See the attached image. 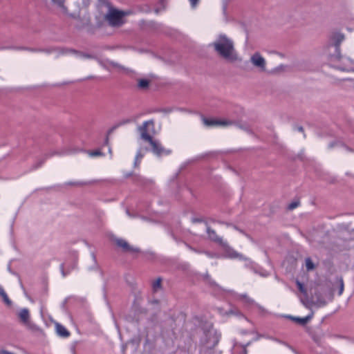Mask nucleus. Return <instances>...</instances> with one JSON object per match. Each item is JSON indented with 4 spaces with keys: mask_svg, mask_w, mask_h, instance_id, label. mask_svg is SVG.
I'll return each mask as SVG.
<instances>
[{
    "mask_svg": "<svg viewBox=\"0 0 354 354\" xmlns=\"http://www.w3.org/2000/svg\"><path fill=\"white\" fill-rule=\"evenodd\" d=\"M108 141H109V139H108V138H106V140H105V144H106V145H107Z\"/></svg>",
    "mask_w": 354,
    "mask_h": 354,
    "instance_id": "a18cd8bd",
    "label": "nucleus"
},
{
    "mask_svg": "<svg viewBox=\"0 0 354 354\" xmlns=\"http://www.w3.org/2000/svg\"><path fill=\"white\" fill-rule=\"evenodd\" d=\"M154 130V121L153 120L145 121L142 125L138 127V131L140 133V138L145 141L148 142L151 146L152 152L157 156L162 155H169L171 150L165 149L158 140H153L149 134Z\"/></svg>",
    "mask_w": 354,
    "mask_h": 354,
    "instance_id": "f03ea898",
    "label": "nucleus"
},
{
    "mask_svg": "<svg viewBox=\"0 0 354 354\" xmlns=\"http://www.w3.org/2000/svg\"><path fill=\"white\" fill-rule=\"evenodd\" d=\"M55 328L57 335L62 337H68L70 335L69 331L60 324L57 323Z\"/></svg>",
    "mask_w": 354,
    "mask_h": 354,
    "instance_id": "f3484780",
    "label": "nucleus"
},
{
    "mask_svg": "<svg viewBox=\"0 0 354 354\" xmlns=\"http://www.w3.org/2000/svg\"><path fill=\"white\" fill-rule=\"evenodd\" d=\"M116 245L122 249L124 252H129L131 254H137L140 252V250L138 248L131 245L127 241L122 239H115Z\"/></svg>",
    "mask_w": 354,
    "mask_h": 354,
    "instance_id": "6e6552de",
    "label": "nucleus"
},
{
    "mask_svg": "<svg viewBox=\"0 0 354 354\" xmlns=\"http://www.w3.org/2000/svg\"><path fill=\"white\" fill-rule=\"evenodd\" d=\"M345 36L340 32H333L329 37L328 47L334 48L335 53L330 55L331 58H339L340 45L344 40Z\"/></svg>",
    "mask_w": 354,
    "mask_h": 354,
    "instance_id": "39448f33",
    "label": "nucleus"
},
{
    "mask_svg": "<svg viewBox=\"0 0 354 354\" xmlns=\"http://www.w3.org/2000/svg\"><path fill=\"white\" fill-rule=\"evenodd\" d=\"M333 147V143H330V144L329 145V147H330V148H331V147Z\"/></svg>",
    "mask_w": 354,
    "mask_h": 354,
    "instance_id": "de8ad7c7",
    "label": "nucleus"
},
{
    "mask_svg": "<svg viewBox=\"0 0 354 354\" xmlns=\"http://www.w3.org/2000/svg\"><path fill=\"white\" fill-rule=\"evenodd\" d=\"M88 154L91 157H96V156H103L102 152L100 149H97V150H94V151H88Z\"/></svg>",
    "mask_w": 354,
    "mask_h": 354,
    "instance_id": "cd10ccee",
    "label": "nucleus"
},
{
    "mask_svg": "<svg viewBox=\"0 0 354 354\" xmlns=\"http://www.w3.org/2000/svg\"><path fill=\"white\" fill-rule=\"evenodd\" d=\"M297 129L299 132H304V128L302 127H298Z\"/></svg>",
    "mask_w": 354,
    "mask_h": 354,
    "instance_id": "79ce46f5",
    "label": "nucleus"
},
{
    "mask_svg": "<svg viewBox=\"0 0 354 354\" xmlns=\"http://www.w3.org/2000/svg\"><path fill=\"white\" fill-rule=\"evenodd\" d=\"M193 8L196 7L199 0H189Z\"/></svg>",
    "mask_w": 354,
    "mask_h": 354,
    "instance_id": "4c0bfd02",
    "label": "nucleus"
},
{
    "mask_svg": "<svg viewBox=\"0 0 354 354\" xmlns=\"http://www.w3.org/2000/svg\"><path fill=\"white\" fill-rule=\"evenodd\" d=\"M8 48L14 49V50H28V51L34 52V53L38 52L39 50L37 48L22 47V46H20V47H9Z\"/></svg>",
    "mask_w": 354,
    "mask_h": 354,
    "instance_id": "b1692460",
    "label": "nucleus"
},
{
    "mask_svg": "<svg viewBox=\"0 0 354 354\" xmlns=\"http://www.w3.org/2000/svg\"><path fill=\"white\" fill-rule=\"evenodd\" d=\"M209 46L218 56L228 62H233L238 58L233 40L224 34L219 35Z\"/></svg>",
    "mask_w": 354,
    "mask_h": 354,
    "instance_id": "f257e3e1",
    "label": "nucleus"
},
{
    "mask_svg": "<svg viewBox=\"0 0 354 354\" xmlns=\"http://www.w3.org/2000/svg\"><path fill=\"white\" fill-rule=\"evenodd\" d=\"M109 152L111 153V149H109Z\"/></svg>",
    "mask_w": 354,
    "mask_h": 354,
    "instance_id": "603ef678",
    "label": "nucleus"
},
{
    "mask_svg": "<svg viewBox=\"0 0 354 354\" xmlns=\"http://www.w3.org/2000/svg\"><path fill=\"white\" fill-rule=\"evenodd\" d=\"M238 299L243 302H244L246 305L251 306L255 305L259 310H263V308L259 304H255V301L250 298L247 294H241L238 295Z\"/></svg>",
    "mask_w": 354,
    "mask_h": 354,
    "instance_id": "2eb2a0df",
    "label": "nucleus"
},
{
    "mask_svg": "<svg viewBox=\"0 0 354 354\" xmlns=\"http://www.w3.org/2000/svg\"><path fill=\"white\" fill-rule=\"evenodd\" d=\"M230 0H224V1L225 2V3H227Z\"/></svg>",
    "mask_w": 354,
    "mask_h": 354,
    "instance_id": "3c124183",
    "label": "nucleus"
},
{
    "mask_svg": "<svg viewBox=\"0 0 354 354\" xmlns=\"http://www.w3.org/2000/svg\"><path fill=\"white\" fill-rule=\"evenodd\" d=\"M132 122L131 119H124L120 121H119L113 127L112 129H116L120 126L131 123Z\"/></svg>",
    "mask_w": 354,
    "mask_h": 354,
    "instance_id": "bb28decb",
    "label": "nucleus"
},
{
    "mask_svg": "<svg viewBox=\"0 0 354 354\" xmlns=\"http://www.w3.org/2000/svg\"><path fill=\"white\" fill-rule=\"evenodd\" d=\"M81 1H82V2H81L82 6L84 7V8L88 7L91 3V0H81Z\"/></svg>",
    "mask_w": 354,
    "mask_h": 354,
    "instance_id": "c9c22d12",
    "label": "nucleus"
},
{
    "mask_svg": "<svg viewBox=\"0 0 354 354\" xmlns=\"http://www.w3.org/2000/svg\"><path fill=\"white\" fill-rule=\"evenodd\" d=\"M127 213L128 214V215H129V216H131V214H129V211H128V210L127 211Z\"/></svg>",
    "mask_w": 354,
    "mask_h": 354,
    "instance_id": "8fccbe9b",
    "label": "nucleus"
},
{
    "mask_svg": "<svg viewBox=\"0 0 354 354\" xmlns=\"http://www.w3.org/2000/svg\"><path fill=\"white\" fill-rule=\"evenodd\" d=\"M330 60L331 62H339L340 64L337 66V68L341 71H354V59L348 57L342 56L340 53L339 58L332 59L331 57H330Z\"/></svg>",
    "mask_w": 354,
    "mask_h": 354,
    "instance_id": "423d86ee",
    "label": "nucleus"
},
{
    "mask_svg": "<svg viewBox=\"0 0 354 354\" xmlns=\"http://www.w3.org/2000/svg\"><path fill=\"white\" fill-rule=\"evenodd\" d=\"M299 205V201H293V202H292L291 203H290L288 205V208L290 210H292L295 208L297 207Z\"/></svg>",
    "mask_w": 354,
    "mask_h": 354,
    "instance_id": "2f4dec72",
    "label": "nucleus"
},
{
    "mask_svg": "<svg viewBox=\"0 0 354 354\" xmlns=\"http://www.w3.org/2000/svg\"><path fill=\"white\" fill-rule=\"evenodd\" d=\"M192 221L193 223H200L203 221V219L200 218H193Z\"/></svg>",
    "mask_w": 354,
    "mask_h": 354,
    "instance_id": "58836bf2",
    "label": "nucleus"
},
{
    "mask_svg": "<svg viewBox=\"0 0 354 354\" xmlns=\"http://www.w3.org/2000/svg\"><path fill=\"white\" fill-rule=\"evenodd\" d=\"M203 124L207 127H212V126L227 127V126L232 125L234 123L232 120L207 119L206 118H203Z\"/></svg>",
    "mask_w": 354,
    "mask_h": 354,
    "instance_id": "1a4fd4ad",
    "label": "nucleus"
},
{
    "mask_svg": "<svg viewBox=\"0 0 354 354\" xmlns=\"http://www.w3.org/2000/svg\"><path fill=\"white\" fill-rule=\"evenodd\" d=\"M188 248H189L191 250H192V251H194V252H198V253L200 252L198 250H196V249L193 248H192V247H191V246H188Z\"/></svg>",
    "mask_w": 354,
    "mask_h": 354,
    "instance_id": "c03bdc74",
    "label": "nucleus"
},
{
    "mask_svg": "<svg viewBox=\"0 0 354 354\" xmlns=\"http://www.w3.org/2000/svg\"><path fill=\"white\" fill-rule=\"evenodd\" d=\"M240 260L245 261V267L250 268L251 269H254V263L250 259L243 257V259H241Z\"/></svg>",
    "mask_w": 354,
    "mask_h": 354,
    "instance_id": "a878e982",
    "label": "nucleus"
},
{
    "mask_svg": "<svg viewBox=\"0 0 354 354\" xmlns=\"http://www.w3.org/2000/svg\"><path fill=\"white\" fill-rule=\"evenodd\" d=\"M64 154V153H61V152H59V151H53V152H50L49 153H47L45 155L44 158L39 160L35 165L33 166V168L34 169H37L39 167H41L42 165V164L45 162V160L48 158L49 157H51L53 156H55V155H62Z\"/></svg>",
    "mask_w": 354,
    "mask_h": 354,
    "instance_id": "6ab92c4d",
    "label": "nucleus"
},
{
    "mask_svg": "<svg viewBox=\"0 0 354 354\" xmlns=\"http://www.w3.org/2000/svg\"><path fill=\"white\" fill-rule=\"evenodd\" d=\"M128 15V12L119 10L114 8H109L107 13L104 16V19L109 25L112 27H120L124 24V17Z\"/></svg>",
    "mask_w": 354,
    "mask_h": 354,
    "instance_id": "7ed1b4c3",
    "label": "nucleus"
},
{
    "mask_svg": "<svg viewBox=\"0 0 354 354\" xmlns=\"http://www.w3.org/2000/svg\"><path fill=\"white\" fill-rule=\"evenodd\" d=\"M312 299L315 301V303L319 306H324L326 302L322 295V292L318 288H315L313 292H311Z\"/></svg>",
    "mask_w": 354,
    "mask_h": 354,
    "instance_id": "4468645a",
    "label": "nucleus"
},
{
    "mask_svg": "<svg viewBox=\"0 0 354 354\" xmlns=\"http://www.w3.org/2000/svg\"><path fill=\"white\" fill-rule=\"evenodd\" d=\"M207 255H208L209 257H211L210 254L208 252H205Z\"/></svg>",
    "mask_w": 354,
    "mask_h": 354,
    "instance_id": "49530a36",
    "label": "nucleus"
},
{
    "mask_svg": "<svg viewBox=\"0 0 354 354\" xmlns=\"http://www.w3.org/2000/svg\"><path fill=\"white\" fill-rule=\"evenodd\" d=\"M19 317L24 324H28L30 319L29 310L27 308L21 309L19 313Z\"/></svg>",
    "mask_w": 354,
    "mask_h": 354,
    "instance_id": "dca6fc26",
    "label": "nucleus"
},
{
    "mask_svg": "<svg viewBox=\"0 0 354 354\" xmlns=\"http://www.w3.org/2000/svg\"><path fill=\"white\" fill-rule=\"evenodd\" d=\"M76 265H77V263L76 262H74L73 266L71 267V268H68L66 269V270H65L64 269V263L61 264L60 265V270H61V272H62V274L64 277H65L68 274L70 273V272L75 269V267H76Z\"/></svg>",
    "mask_w": 354,
    "mask_h": 354,
    "instance_id": "412c9836",
    "label": "nucleus"
},
{
    "mask_svg": "<svg viewBox=\"0 0 354 354\" xmlns=\"http://www.w3.org/2000/svg\"><path fill=\"white\" fill-rule=\"evenodd\" d=\"M206 227H207V229H206V232H207V234L208 235V239L218 244L219 245L222 246V245H225V241H224L222 239V237H220L216 232V231L213 229H212L209 225L208 224L206 223Z\"/></svg>",
    "mask_w": 354,
    "mask_h": 354,
    "instance_id": "9d476101",
    "label": "nucleus"
},
{
    "mask_svg": "<svg viewBox=\"0 0 354 354\" xmlns=\"http://www.w3.org/2000/svg\"><path fill=\"white\" fill-rule=\"evenodd\" d=\"M112 65H113V66H118V64H114V63H112Z\"/></svg>",
    "mask_w": 354,
    "mask_h": 354,
    "instance_id": "09e8293b",
    "label": "nucleus"
},
{
    "mask_svg": "<svg viewBox=\"0 0 354 354\" xmlns=\"http://www.w3.org/2000/svg\"><path fill=\"white\" fill-rule=\"evenodd\" d=\"M296 283H297L299 290L304 294H306V290L304 285L299 281H297Z\"/></svg>",
    "mask_w": 354,
    "mask_h": 354,
    "instance_id": "c756f323",
    "label": "nucleus"
},
{
    "mask_svg": "<svg viewBox=\"0 0 354 354\" xmlns=\"http://www.w3.org/2000/svg\"><path fill=\"white\" fill-rule=\"evenodd\" d=\"M250 344V342L246 343L245 344H241L240 346L243 348V353L242 354H247V349L246 347Z\"/></svg>",
    "mask_w": 354,
    "mask_h": 354,
    "instance_id": "e433bc0d",
    "label": "nucleus"
},
{
    "mask_svg": "<svg viewBox=\"0 0 354 354\" xmlns=\"http://www.w3.org/2000/svg\"><path fill=\"white\" fill-rule=\"evenodd\" d=\"M143 157H144V153H142V149H139L137 151L136 158L141 160Z\"/></svg>",
    "mask_w": 354,
    "mask_h": 354,
    "instance_id": "72a5a7b5",
    "label": "nucleus"
},
{
    "mask_svg": "<svg viewBox=\"0 0 354 354\" xmlns=\"http://www.w3.org/2000/svg\"><path fill=\"white\" fill-rule=\"evenodd\" d=\"M250 62L259 72L266 71V60L259 53H254L250 57Z\"/></svg>",
    "mask_w": 354,
    "mask_h": 354,
    "instance_id": "0eeeda50",
    "label": "nucleus"
},
{
    "mask_svg": "<svg viewBox=\"0 0 354 354\" xmlns=\"http://www.w3.org/2000/svg\"><path fill=\"white\" fill-rule=\"evenodd\" d=\"M351 239H348L343 236V237H333V240L328 234H326L322 240L320 241V245L327 249L333 250L335 247L338 248L339 250L345 249L348 247L346 243Z\"/></svg>",
    "mask_w": 354,
    "mask_h": 354,
    "instance_id": "20e7f679",
    "label": "nucleus"
},
{
    "mask_svg": "<svg viewBox=\"0 0 354 354\" xmlns=\"http://www.w3.org/2000/svg\"><path fill=\"white\" fill-rule=\"evenodd\" d=\"M60 53L61 54H73L77 56L81 57L82 58H86V59H97V57L94 55L83 53V52L78 51V50H76L72 49V48L60 49Z\"/></svg>",
    "mask_w": 354,
    "mask_h": 354,
    "instance_id": "9b49d317",
    "label": "nucleus"
},
{
    "mask_svg": "<svg viewBox=\"0 0 354 354\" xmlns=\"http://www.w3.org/2000/svg\"><path fill=\"white\" fill-rule=\"evenodd\" d=\"M225 251V256L230 259H243V256L231 248L225 241V245L221 246Z\"/></svg>",
    "mask_w": 354,
    "mask_h": 354,
    "instance_id": "f8f14e48",
    "label": "nucleus"
},
{
    "mask_svg": "<svg viewBox=\"0 0 354 354\" xmlns=\"http://www.w3.org/2000/svg\"><path fill=\"white\" fill-rule=\"evenodd\" d=\"M291 319L299 324L300 325L304 326L307 322L312 318L311 315H308L305 317H289Z\"/></svg>",
    "mask_w": 354,
    "mask_h": 354,
    "instance_id": "aec40b11",
    "label": "nucleus"
},
{
    "mask_svg": "<svg viewBox=\"0 0 354 354\" xmlns=\"http://www.w3.org/2000/svg\"><path fill=\"white\" fill-rule=\"evenodd\" d=\"M0 296L2 297L3 301L6 304H8V305L11 304L12 302H11L10 299L8 298L6 292H5V290L1 286H0Z\"/></svg>",
    "mask_w": 354,
    "mask_h": 354,
    "instance_id": "5701e85b",
    "label": "nucleus"
},
{
    "mask_svg": "<svg viewBox=\"0 0 354 354\" xmlns=\"http://www.w3.org/2000/svg\"><path fill=\"white\" fill-rule=\"evenodd\" d=\"M140 161H141V160H138V159H136V158H135L134 167H138V166H139V165H140Z\"/></svg>",
    "mask_w": 354,
    "mask_h": 354,
    "instance_id": "a19ab883",
    "label": "nucleus"
},
{
    "mask_svg": "<svg viewBox=\"0 0 354 354\" xmlns=\"http://www.w3.org/2000/svg\"><path fill=\"white\" fill-rule=\"evenodd\" d=\"M67 184L70 185L80 186V185H86L87 183H83V182H70V183H68Z\"/></svg>",
    "mask_w": 354,
    "mask_h": 354,
    "instance_id": "f704fd0d",
    "label": "nucleus"
},
{
    "mask_svg": "<svg viewBox=\"0 0 354 354\" xmlns=\"http://www.w3.org/2000/svg\"><path fill=\"white\" fill-rule=\"evenodd\" d=\"M149 81L146 79H140L138 81V87L140 89H146L148 88Z\"/></svg>",
    "mask_w": 354,
    "mask_h": 354,
    "instance_id": "4be33fe9",
    "label": "nucleus"
},
{
    "mask_svg": "<svg viewBox=\"0 0 354 354\" xmlns=\"http://www.w3.org/2000/svg\"><path fill=\"white\" fill-rule=\"evenodd\" d=\"M339 295H341L344 291V282L342 279H339Z\"/></svg>",
    "mask_w": 354,
    "mask_h": 354,
    "instance_id": "473e14b6",
    "label": "nucleus"
},
{
    "mask_svg": "<svg viewBox=\"0 0 354 354\" xmlns=\"http://www.w3.org/2000/svg\"><path fill=\"white\" fill-rule=\"evenodd\" d=\"M0 354H15L12 352H10L8 351H6V350H1L0 351Z\"/></svg>",
    "mask_w": 354,
    "mask_h": 354,
    "instance_id": "ea45409f",
    "label": "nucleus"
},
{
    "mask_svg": "<svg viewBox=\"0 0 354 354\" xmlns=\"http://www.w3.org/2000/svg\"><path fill=\"white\" fill-rule=\"evenodd\" d=\"M188 248H189L191 250H192V251H194V252H198V253L200 252L198 250H196V249L193 248H192V247H191V246H188Z\"/></svg>",
    "mask_w": 354,
    "mask_h": 354,
    "instance_id": "37998d69",
    "label": "nucleus"
},
{
    "mask_svg": "<svg viewBox=\"0 0 354 354\" xmlns=\"http://www.w3.org/2000/svg\"><path fill=\"white\" fill-rule=\"evenodd\" d=\"M306 268L308 270L313 269L314 264H313V263L312 262V261L310 259H306Z\"/></svg>",
    "mask_w": 354,
    "mask_h": 354,
    "instance_id": "7c9ffc66",
    "label": "nucleus"
},
{
    "mask_svg": "<svg viewBox=\"0 0 354 354\" xmlns=\"http://www.w3.org/2000/svg\"><path fill=\"white\" fill-rule=\"evenodd\" d=\"M66 0H50L51 3L59 8L64 14H68V8L65 6Z\"/></svg>",
    "mask_w": 354,
    "mask_h": 354,
    "instance_id": "a211bd4d",
    "label": "nucleus"
},
{
    "mask_svg": "<svg viewBox=\"0 0 354 354\" xmlns=\"http://www.w3.org/2000/svg\"><path fill=\"white\" fill-rule=\"evenodd\" d=\"M161 286V279L158 278L153 283V288L154 290H156L158 288H160Z\"/></svg>",
    "mask_w": 354,
    "mask_h": 354,
    "instance_id": "c85d7f7f",
    "label": "nucleus"
},
{
    "mask_svg": "<svg viewBox=\"0 0 354 354\" xmlns=\"http://www.w3.org/2000/svg\"><path fill=\"white\" fill-rule=\"evenodd\" d=\"M71 16L73 18L77 19L80 21V24L78 25L80 28H83L89 26L91 24V16L88 13H86L82 17H76L74 15H71Z\"/></svg>",
    "mask_w": 354,
    "mask_h": 354,
    "instance_id": "ddd939ff",
    "label": "nucleus"
},
{
    "mask_svg": "<svg viewBox=\"0 0 354 354\" xmlns=\"http://www.w3.org/2000/svg\"><path fill=\"white\" fill-rule=\"evenodd\" d=\"M64 48H47V49H41V48H37L38 50H39L38 52H44V53H51L54 51H56L58 53L59 55H62L60 53V49H63Z\"/></svg>",
    "mask_w": 354,
    "mask_h": 354,
    "instance_id": "393cba45",
    "label": "nucleus"
}]
</instances>
